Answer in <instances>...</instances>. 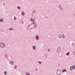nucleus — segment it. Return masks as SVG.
Wrapping results in <instances>:
<instances>
[{
  "label": "nucleus",
  "instance_id": "1",
  "mask_svg": "<svg viewBox=\"0 0 75 75\" xmlns=\"http://www.w3.org/2000/svg\"><path fill=\"white\" fill-rule=\"evenodd\" d=\"M57 75H60L61 74V71L59 70H58L57 71Z\"/></svg>",
  "mask_w": 75,
  "mask_h": 75
},
{
  "label": "nucleus",
  "instance_id": "2",
  "mask_svg": "<svg viewBox=\"0 0 75 75\" xmlns=\"http://www.w3.org/2000/svg\"><path fill=\"white\" fill-rule=\"evenodd\" d=\"M0 46L1 48H3V47H5V45L4 44L1 43V44Z\"/></svg>",
  "mask_w": 75,
  "mask_h": 75
},
{
  "label": "nucleus",
  "instance_id": "3",
  "mask_svg": "<svg viewBox=\"0 0 75 75\" xmlns=\"http://www.w3.org/2000/svg\"><path fill=\"white\" fill-rule=\"evenodd\" d=\"M61 48L59 47V48H58L57 50V52H60V51H61Z\"/></svg>",
  "mask_w": 75,
  "mask_h": 75
},
{
  "label": "nucleus",
  "instance_id": "4",
  "mask_svg": "<svg viewBox=\"0 0 75 75\" xmlns=\"http://www.w3.org/2000/svg\"><path fill=\"white\" fill-rule=\"evenodd\" d=\"M59 37L60 38H62V35L61 34H60L59 35Z\"/></svg>",
  "mask_w": 75,
  "mask_h": 75
},
{
  "label": "nucleus",
  "instance_id": "5",
  "mask_svg": "<svg viewBox=\"0 0 75 75\" xmlns=\"http://www.w3.org/2000/svg\"><path fill=\"white\" fill-rule=\"evenodd\" d=\"M66 71H67V70L66 69H64L62 70L63 72H65Z\"/></svg>",
  "mask_w": 75,
  "mask_h": 75
},
{
  "label": "nucleus",
  "instance_id": "6",
  "mask_svg": "<svg viewBox=\"0 0 75 75\" xmlns=\"http://www.w3.org/2000/svg\"><path fill=\"white\" fill-rule=\"evenodd\" d=\"M70 69L71 70H72L73 69V68L72 67H71L70 68Z\"/></svg>",
  "mask_w": 75,
  "mask_h": 75
},
{
  "label": "nucleus",
  "instance_id": "7",
  "mask_svg": "<svg viewBox=\"0 0 75 75\" xmlns=\"http://www.w3.org/2000/svg\"><path fill=\"white\" fill-rule=\"evenodd\" d=\"M13 63H14L13 62V61H11V64L12 65H13Z\"/></svg>",
  "mask_w": 75,
  "mask_h": 75
},
{
  "label": "nucleus",
  "instance_id": "8",
  "mask_svg": "<svg viewBox=\"0 0 75 75\" xmlns=\"http://www.w3.org/2000/svg\"><path fill=\"white\" fill-rule=\"evenodd\" d=\"M3 21V19H0V22H1V21Z\"/></svg>",
  "mask_w": 75,
  "mask_h": 75
},
{
  "label": "nucleus",
  "instance_id": "9",
  "mask_svg": "<svg viewBox=\"0 0 75 75\" xmlns=\"http://www.w3.org/2000/svg\"><path fill=\"white\" fill-rule=\"evenodd\" d=\"M33 48L34 49V50H35V46H33Z\"/></svg>",
  "mask_w": 75,
  "mask_h": 75
},
{
  "label": "nucleus",
  "instance_id": "10",
  "mask_svg": "<svg viewBox=\"0 0 75 75\" xmlns=\"http://www.w3.org/2000/svg\"><path fill=\"white\" fill-rule=\"evenodd\" d=\"M69 52H68L66 54L67 55H69Z\"/></svg>",
  "mask_w": 75,
  "mask_h": 75
},
{
  "label": "nucleus",
  "instance_id": "11",
  "mask_svg": "<svg viewBox=\"0 0 75 75\" xmlns=\"http://www.w3.org/2000/svg\"><path fill=\"white\" fill-rule=\"evenodd\" d=\"M4 74L5 75H6V74H7V72H6V71L4 72Z\"/></svg>",
  "mask_w": 75,
  "mask_h": 75
},
{
  "label": "nucleus",
  "instance_id": "12",
  "mask_svg": "<svg viewBox=\"0 0 75 75\" xmlns=\"http://www.w3.org/2000/svg\"><path fill=\"white\" fill-rule=\"evenodd\" d=\"M36 38L37 40H38V36H36Z\"/></svg>",
  "mask_w": 75,
  "mask_h": 75
},
{
  "label": "nucleus",
  "instance_id": "13",
  "mask_svg": "<svg viewBox=\"0 0 75 75\" xmlns=\"http://www.w3.org/2000/svg\"><path fill=\"white\" fill-rule=\"evenodd\" d=\"M32 24H34V20H33L32 22Z\"/></svg>",
  "mask_w": 75,
  "mask_h": 75
},
{
  "label": "nucleus",
  "instance_id": "14",
  "mask_svg": "<svg viewBox=\"0 0 75 75\" xmlns=\"http://www.w3.org/2000/svg\"><path fill=\"white\" fill-rule=\"evenodd\" d=\"M22 15H24L25 14L23 12H22Z\"/></svg>",
  "mask_w": 75,
  "mask_h": 75
},
{
  "label": "nucleus",
  "instance_id": "15",
  "mask_svg": "<svg viewBox=\"0 0 75 75\" xmlns=\"http://www.w3.org/2000/svg\"><path fill=\"white\" fill-rule=\"evenodd\" d=\"M72 67L73 69H75V66H73V67Z\"/></svg>",
  "mask_w": 75,
  "mask_h": 75
},
{
  "label": "nucleus",
  "instance_id": "16",
  "mask_svg": "<svg viewBox=\"0 0 75 75\" xmlns=\"http://www.w3.org/2000/svg\"><path fill=\"white\" fill-rule=\"evenodd\" d=\"M39 64H41V62L39 61Z\"/></svg>",
  "mask_w": 75,
  "mask_h": 75
},
{
  "label": "nucleus",
  "instance_id": "17",
  "mask_svg": "<svg viewBox=\"0 0 75 75\" xmlns=\"http://www.w3.org/2000/svg\"><path fill=\"white\" fill-rule=\"evenodd\" d=\"M18 8L19 9H20V7L18 6Z\"/></svg>",
  "mask_w": 75,
  "mask_h": 75
},
{
  "label": "nucleus",
  "instance_id": "18",
  "mask_svg": "<svg viewBox=\"0 0 75 75\" xmlns=\"http://www.w3.org/2000/svg\"><path fill=\"white\" fill-rule=\"evenodd\" d=\"M16 17H14V20H16Z\"/></svg>",
  "mask_w": 75,
  "mask_h": 75
},
{
  "label": "nucleus",
  "instance_id": "19",
  "mask_svg": "<svg viewBox=\"0 0 75 75\" xmlns=\"http://www.w3.org/2000/svg\"><path fill=\"white\" fill-rule=\"evenodd\" d=\"M33 18H31V19L30 21H33Z\"/></svg>",
  "mask_w": 75,
  "mask_h": 75
},
{
  "label": "nucleus",
  "instance_id": "20",
  "mask_svg": "<svg viewBox=\"0 0 75 75\" xmlns=\"http://www.w3.org/2000/svg\"><path fill=\"white\" fill-rule=\"evenodd\" d=\"M17 68V66H15L14 67V68Z\"/></svg>",
  "mask_w": 75,
  "mask_h": 75
},
{
  "label": "nucleus",
  "instance_id": "21",
  "mask_svg": "<svg viewBox=\"0 0 75 75\" xmlns=\"http://www.w3.org/2000/svg\"><path fill=\"white\" fill-rule=\"evenodd\" d=\"M37 27V25H35V27Z\"/></svg>",
  "mask_w": 75,
  "mask_h": 75
},
{
  "label": "nucleus",
  "instance_id": "22",
  "mask_svg": "<svg viewBox=\"0 0 75 75\" xmlns=\"http://www.w3.org/2000/svg\"><path fill=\"white\" fill-rule=\"evenodd\" d=\"M10 30H13V29H12V28H11L10 29Z\"/></svg>",
  "mask_w": 75,
  "mask_h": 75
},
{
  "label": "nucleus",
  "instance_id": "23",
  "mask_svg": "<svg viewBox=\"0 0 75 75\" xmlns=\"http://www.w3.org/2000/svg\"><path fill=\"white\" fill-rule=\"evenodd\" d=\"M27 74H28V75H30V74H29V73H27Z\"/></svg>",
  "mask_w": 75,
  "mask_h": 75
},
{
  "label": "nucleus",
  "instance_id": "24",
  "mask_svg": "<svg viewBox=\"0 0 75 75\" xmlns=\"http://www.w3.org/2000/svg\"><path fill=\"white\" fill-rule=\"evenodd\" d=\"M48 51H50V50L48 49Z\"/></svg>",
  "mask_w": 75,
  "mask_h": 75
},
{
  "label": "nucleus",
  "instance_id": "25",
  "mask_svg": "<svg viewBox=\"0 0 75 75\" xmlns=\"http://www.w3.org/2000/svg\"><path fill=\"white\" fill-rule=\"evenodd\" d=\"M36 71H37V70L36 69Z\"/></svg>",
  "mask_w": 75,
  "mask_h": 75
}]
</instances>
